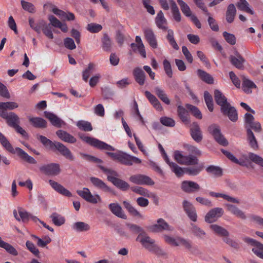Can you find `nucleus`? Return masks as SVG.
I'll use <instances>...</instances> for the list:
<instances>
[{"instance_id":"56","label":"nucleus","mask_w":263,"mask_h":263,"mask_svg":"<svg viewBox=\"0 0 263 263\" xmlns=\"http://www.w3.org/2000/svg\"><path fill=\"white\" fill-rule=\"evenodd\" d=\"M248 158L251 161L261 167H263V158L260 156L253 153L249 152L248 154Z\"/></svg>"},{"instance_id":"28","label":"nucleus","mask_w":263,"mask_h":263,"mask_svg":"<svg viewBox=\"0 0 263 263\" xmlns=\"http://www.w3.org/2000/svg\"><path fill=\"white\" fill-rule=\"evenodd\" d=\"M109 209L110 211L118 217L123 219H127V216L125 214L122 207L116 203H112L109 204Z\"/></svg>"},{"instance_id":"17","label":"nucleus","mask_w":263,"mask_h":263,"mask_svg":"<svg viewBox=\"0 0 263 263\" xmlns=\"http://www.w3.org/2000/svg\"><path fill=\"white\" fill-rule=\"evenodd\" d=\"M224 211L221 208H215L211 210L205 216V221L208 223L215 221L217 218L220 217Z\"/></svg>"},{"instance_id":"59","label":"nucleus","mask_w":263,"mask_h":263,"mask_svg":"<svg viewBox=\"0 0 263 263\" xmlns=\"http://www.w3.org/2000/svg\"><path fill=\"white\" fill-rule=\"evenodd\" d=\"M77 126L80 129L83 130L85 132H90L92 130V127L91 123L86 121H79L77 123Z\"/></svg>"},{"instance_id":"49","label":"nucleus","mask_w":263,"mask_h":263,"mask_svg":"<svg viewBox=\"0 0 263 263\" xmlns=\"http://www.w3.org/2000/svg\"><path fill=\"white\" fill-rule=\"evenodd\" d=\"M18 107V104L14 102H0V111H7L8 109L13 110Z\"/></svg>"},{"instance_id":"1","label":"nucleus","mask_w":263,"mask_h":263,"mask_svg":"<svg viewBox=\"0 0 263 263\" xmlns=\"http://www.w3.org/2000/svg\"><path fill=\"white\" fill-rule=\"evenodd\" d=\"M37 139L46 147L52 151L57 150L66 159L70 161H74V157L70 151L62 143L59 142H52L42 135H37Z\"/></svg>"},{"instance_id":"43","label":"nucleus","mask_w":263,"mask_h":263,"mask_svg":"<svg viewBox=\"0 0 263 263\" xmlns=\"http://www.w3.org/2000/svg\"><path fill=\"white\" fill-rule=\"evenodd\" d=\"M130 190L134 193L146 197H150L152 195L148 190L140 186H134L130 187Z\"/></svg>"},{"instance_id":"50","label":"nucleus","mask_w":263,"mask_h":263,"mask_svg":"<svg viewBox=\"0 0 263 263\" xmlns=\"http://www.w3.org/2000/svg\"><path fill=\"white\" fill-rule=\"evenodd\" d=\"M52 222L57 226H61L65 223V219L64 217L57 213H53L50 216Z\"/></svg>"},{"instance_id":"11","label":"nucleus","mask_w":263,"mask_h":263,"mask_svg":"<svg viewBox=\"0 0 263 263\" xmlns=\"http://www.w3.org/2000/svg\"><path fill=\"white\" fill-rule=\"evenodd\" d=\"M40 170L48 176H57L61 172L60 166L58 163H51L44 164L40 167Z\"/></svg>"},{"instance_id":"33","label":"nucleus","mask_w":263,"mask_h":263,"mask_svg":"<svg viewBox=\"0 0 263 263\" xmlns=\"http://www.w3.org/2000/svg\"><path fill=\"white\" fill-rule=\"evenodd\" d=\"M44 115L45 117L49 120L52 125L55 127L60 128L62 126V124L64 123L63 121L53 113L46 111L44 112Z\"/></svg>"},{"instance_id":"31","label":"nucleus","mask_w":263,"mask_h":263,"mask_svg":"<svg viewBox=\"0 0 263 263\" xmlns=\"http://www.w3.org/2000/svg\"><path fill=\"white\" fill-rule=\"evenodd\" d=\"M155 23L157 26L163 30H166L167 27H166L167 21L164 17L163 13L161 10L159 11L155 18Z\"/></svg>"},{"instance_id":"54","label":"nucleus","mask_w":263,"mask_h":263,"mask_svg":"<svg viewBox=\"0 0 263 263\" xmlns=\"http://www.w3.org/2000/svg\"><path fill=\"white\" fill-rule=\"evenodd\" d=\"M204 99L208 109L210 111L212 112L214 110L213 98L208 91L204 92Z\"/></svg>"},{"instance_id":"7","label":"nucleus","mask_w":263,"mask_h":263,"mask_svg":"<svg viewBox=\"0 0 263 263\" xmlns=\"http://www.w3.org/2000/svg\"><path fill=\"white\" fill-rule=\"evenodd\" d=\"M177 2L180 7L182 12L187 17H190L191 20L198 28H201V24L195 15H192V11L188 5L182 0H177Z\"/></svg>"},{"instance_id":"38","label":"nucleus","mask_w":263,"mask_h":263,"mask_svg":"<svg viewBox=\"0 0 263 263\" xmlns=\"http://www.w3.org/2000/svg\"><path fill=\"white\" fill-rule=\"evenodd\" d=\"M227 206L228 208V210L232 214L243 220L247 218L245 213L240 210L238 208H237L236 205L228 204Z\"/></svg>"},{"instance_id":"35","label":"nucleus","mask_w":263,"mask_h":263,"mask_svg":"<svg viewBox=\"0 0 263 263\" xmlns=\"http://www.w3.org/2000/svg\"><path fill=\"white\" fill-rule=\"evenodd\" d=\"M236 12V7L233 4L228 5L226 14V18L228 23L231 24L234 22Z\"/></svg>"},{"instance_id":"5","label":"nucleus","mask_w":263,"mask_h":263,"mask_svg":"<svg viewBox=\"0 0 263 263\" xmlns=\"http://www.w3.org/2000/svg\"><path fill=\"white\" fill-rule=\"evenodd\" d=\"M209 132L213 136L215 141L220 145L226 146L229 143L221 133L219 127L216 124H212L208 127Z\"/></svg>"},{"instance_id":"36","label":"nucleus","mask_w":263,"mask_h":263,"mask_svg":"<svg viewBox=\"0 0 263 263\" xmlns=\"http://www.w3.org/2000/svg\"><path fill=\"white\" fill-rule=\"evenodd\" d=\"M145 95L153 106L158 110H162V106L158 99L148 91H145Z\"/></svg>"},{"instance_id":"30","label":"nucleus","mask_w":263,"mask_h":263,"mask_svg":"<svg viewBox=\"0 0 263 263\" xmlns=\"http://www.w3.org/2000/svg\"><path fill=\"white\" fill-rule=\"evenodd\" d=\"M203 169V165L198 163L197 165L185 167V173L190 176H196L199 175Z\"/></svg>"},{"instance_id":"24","label":"nucleus","mask_w":263,"mask_h":263,"mask_svg":"<svg viewBox=\"0 0 263 263\" xmlns=\"http://www.w3.org/2000/svg\"><path fill=\"white\" fill-rule=\"evenodd\" d=\"M214 97L216 104L220 106V109L227 106V104H230L227 98L218 89L214 90Z\"/></svg>"},{"instance_id":"61","label":"nucleus","mask_w":263,"mask_h":263,"mask_svg":"<svg viewBox=\"0 0 263 263\" xmlns=\"http://www.w3.org/2000/svg\"><path fill=\"white\" fill-rule=\"evenodd\" d=\"M42 30L44 34L49 39H52L53 38V35L50 24H47L45 22L42 28Z\"/></svg>"},{"instance_id":"42","label":"nucleus","mask_w":263,"mask_h":263,"mask_svg":"<svg viewBox=\"0 0 263 263\" xmlns=\"http://www.w3.org/2000/svg\"><path fill=\"white\" fill-rule=\"evenodd\" d=\"M114 180L112 184L122 191H127L129 189H130V185L125 181L120 178L114 179Z\"/></svg>"},{"instance_id":"32","label":"nucleus","mask_w":263,"mask_h":263,"mask_svg":"<svg viewBox=\"0 0 263 263\" xmlns=\"http://www.w3.org/2000/svg\"><path fill=\"white\" fill-rule=\"evenodd\" d=\"M177 114L183 123L185 124L190 123V121L188 111L180 105L177 106Z\"/></svg>"},{"instance_id":"26","label":"nucleus","mask_w":263,"mask_h":263,"mask_svg":"<svg viewBox=\"0 0 263 263\" xmlns=\"http://www.w3.org/2000/svg\"><path fill=\"white\" fill-rule=\"evenodd\" d=\"M133 73L136 82L140 86L143 85L146 79L144 71L141 68L137 67L133 70Z\"/></svg>"},{"instance_id":"57","label":"nucleus","mask_w":263,"mask_h":263,"mask_svg":"<svg viewBox=\"0 0 263 263\" xmlns=\"http://www.w3.org/2000/svg\"><path fill=\"white\" fill-rule=\"evenodd\" d=\"M124 207L128 212L134 216L140 217V213L128 201H124L123 202Z\"/></svg>"},{"instance_id":"40","label":"nucleus","mask_w":263,"mask_h":263,"mask_svg":"<svg viewBox=\"0 0 263 263\" xmlns=\"http://www.w3.org/2000/svg\"><path fill=\"white\" fill-rule=\"evenodd\" d=\"M99 167L107 176V179L109 181L111 182L112 183V181L114 180V179H118V177L119 175L118 173L111 169L107 168L105 167L102 165H99Z\"/></svg>"},{"instance_id":"6","label":"nucleus","mask_w":263,"mask_h":263,"mask_svg":"<svg viewBox=\"0 0 263 263\" xmlns=\"http://www.w3.org/2000/svg\"><path fill=\"white\" fill-rule=\"evenodd\" d=\"M129 180L134 184L140 185L152 186L155 184V182L151 177L141 174H137L130 176Z\"/></svg>"},{"instance_id":"9","label":"nucleus","mask_w":263,"mask_h":263,"mask_svg":"<svg viewBox=\"0 0 263 263\" xmlns=\"http://www.w3.org/2000/svg\"><path fill=\"white\" fill-rule=\"evenodd\" d=\"M243 241L253 247L252 251L258 257L263 259V244L253 238L246 237Z\"/></svg>"},{"instance_id":"16","label":"nucleus","mask_w":263,"mask_h":263,"mask_svg":"<svg viewBox=\"0 0 263 263\" xmlns=\"http://www.w3.org/2000/svg\"><path fill=\"white\" fill-rule=\"evenodd\" d=\"M90 180L93 185L96 187L104 192H108L115 195V191L107 186V184L100 179L95 177H91L90 178Z\"/></svg>"},{"instance_id":"19","label":"nucleus","mask_w":263,"mask_h":263,"mask_svg":"<svg viewBox=\"0 0 263 263\" xmlns=\"http://www.w3.org/2000/svg\"><path fill=\"white\" fill-rule=\"evenodd\" d=\"M119 162L125 165L130 166L134 163H141V160L136 157L130 156L126 153H121Z\"/></svg>"},{"instance_id":"37","label":"nucleus","mask_w":263,"mask_h":263,"mask_svg":"<svg viewBox=\"0 0 263 263\" xmlns=\"http://www.w3.org/2000/svg\"><path fill=\"white\" fill-rule=\"evenodd\" d=\"M247 140L249 142L250 146L253 149L257 150L259 146L257 141L250 128L247 129Z\"/></svg>"},{"instance_id":"12","label":"nucleus","mask_w":263,"mask_h":263,"mask_svg":"<svg viewBox=\"0 0 263 263\" xmlns=\"http://www.w3.org/2000/svg\"><path fill=\"white\" fill-rule=\"evenodd\" d=\"M180 187L182 191L187 194L198 192L201 189L199 184L190 180L183 181L181 183Z\"/></svg>"},{"instance_id":"20","label":"nucleus","mask_w":263,"mask_h":263,"mask_svg":"<svg viewBox=\"0 0 263 263\" xmlns=\"http://www.w3.org/2000/svg\"><path fill=\"white\" fill-rule=\"evenodd\" d=\"M190 133L192 138L197 142H200L202 139V134L200 127L197 122H194L190 125Z\"/></svg>"},{"instance_id":"44","label":"nucleus","mask_w":263,"mask_h":263,"mask_svg":"<svg viewBox=\"0 0 263 263\" xmlns=\"http://www.w3.org/2000/svg\"><path fill=\"white\" fill-rule=\"evenodd\" d=\"M197 74L198 77L204 82L209 84L214 83L213 78L206 71L201 69H198Z\"/></svg>"},{"instance_id":"60","label":"nucleus","mask_w":263,"mask_h":263,"mask_svg":"<svg viewBox=\"0 0 263 263\" xmlns=\"http://www.w3.org/2000/svg\"><path fill=\"white\" fill-rule=\"evenodd\" d=\"M95 65L93 63H90L88 64L87 68H86L84 70H83V80L84 81L87 82L90 75L92 72V71L95 67Z\"/></svg>"},{"instance_id":"45","label":"nucleus","mask_w":263,"mask_h":263,"mask_svg":"<svg viewBox=\"0 0 263 263\" xmlns=\"http://www.w3.org/2000/svg\"><path fill=\"white\" fill-rule=\"evenodd\" d=\"M249 4L246 0H240V2L236 4V6L238 9L253 15L254 12L249 7Z\"/></svg>"},{"instance_id":"63","label":"nucleus","mask_w":263,"mask_h":263,"mask_svg":"<svg viewBox=\"0 0 263 263\" xmlns=\"http://www.w3.org/2000/svg\"><path fill=\"white\" fill-rule=\"evenodd\" d=\"M222 240L223 242H224L226 243L230 246L231 247L235 249H238L239 248V245L238 242H237L236 241L234 240L233 239H231L230 237V236H225L222 238Z\"/></svg>"},{"instance_id":"58","label":"nucleus","mask_w":263,"mask_h":263,"mask_svg":"<svg viewBox=\"0 0 263 263\" xmlns=\"http://www.w3.org/2000/svg\"><path fill=\"white\" fill-rule=\"evenodd\" d=\"M170 168L172 171L178 177L183 176L185 173V167L182 168L176 163H171Z\"/></svg>"},{"instance_id":"8","label":"nucleus","mask_w":263,"mask_h":263,"mask_svg":"<svg viewBox=\"0 0 263 263\" xmlns=\"http://www.w3.org/2000/svg\"><path fill=\"white\" fill-rule=\"evenodd\" d=\"M0 116L6 120L7 124L11 127L13 128L18 124H20L19 117L14 112L0 111Z\"/></svg>"},{"instance_id":"2","label":"nucleus","mask_w":263,"mask_h":263,"mask_svg":"<svg viewBox=\"0 0 263 263\" xmlns=\"http://www.w3.org/2000/svg\"><path fill=\"white\" fill-rule=\"evenodd\" d=\"M0 143L9 152L12 154H17V155L23 161L31 164H36V160L29 156L27 153L20 147H13L7 138L0 132Z\"/></svg>"},{"instance_id":"4","label":"nucleus","mask_w":263,"mask_h":263,"mask_svg":"<svg viewBox=\"0 0 263 263\" xmlns=\"http://www.w3.org/2000/svg\"><path fill=\"white\" fill-rule=\"evenodd\" d=\"M81 139L90 145L101 150L114 151L115 148L112 146L97 139L88 136H81Z\"/></svg>"},{"instance_id":"14","label":"nucleus","mask_w":263,"mask_h":263,"mask_svg":"<svg viewBox=\"0 0 263 263\" xmlns=\"http://www.w3.org/2000/svg\"><path fill=\"white\" fill-rule=\"evenodd\" d=\"M229 61L231 64L238 69H244L246 60L237 51H235V55H231L229 57Z\"/></svg>"},{"instance_id":"62","label":"nucleus","mask_w":263,"mask_h":263,"mask_svg":"<svg viewBox=\"0 0 263 263\" xmlns=\"http://www.w3.org/2000/svg\"><path fill=\"white\" fill-rule=\"evenodd\" d=\"M21 3L22 7L24 10L32 13L35 12V7L32 3L25 1L24 0H22L21 1Z\"/></svg>"},{"instance_id":"64","label":"nucleus","mask_w":263,"mask_h":263,"mask_svg":"<svg viewBox=\"0 0 263 263\" xmlns=\"http://www.w3.org/2000/svg\"><path fill=\"white\" fill-rule=\"evenodd\" d=\"M222 240L223 242H224L226 243L230 246L231 247L235 249H238L239 248V245L238 242H237L236 241L234 240L233 239H231L230 237V236H225L222 238Z\"/></svg>"},{"instance_id":"15","label":"nucleus","mask_w":263,"mask_h":263,"mask_svg":"<svg viewBox=\"0 0 263 263\" xmlns=\"http://www.w3.org/2000/svg\"><path fill=\"white\" fill-rule=\"evenodd\" d=\"M182 206L184 211L189 217V218L193 221L196 222L197 221V214L195 207L193 205L188 201L184 200L182 202Z\"/></svg>"},{"instance_id":"25","label":"nucleus","mask_w":263,"mask_h":263,"mask_svg":"<svg viewBox=\"0 0 263 263\" xmlns=\"http://www.w3.org/2000/svg\"><path fill=\"white\" fill-rule=\"evenodd\" d=\"M49 183L51 186L57 192L60 194L66 196L71 197L72 196L71 193L70 191L65 188L63 185L59 184L57 182L52 180H49Z\"/></svg>"},{"instance_id":"51","label":"nucleus","mask_w":263,"mask_h":263,"mask_svg":"<svg viewBox=\"0 0 263 263\" xmlns=\"http://www.w3.org/2000/svg\"><path fill=\"white\" fill-rule=\"evenodd\" d=\"M206 171L208 173L215 177H220L222 175V169L220 167L215 165L209 166L206 168Z\"/></svg>"},{"instance_id":"52","label":"nucleus","mask_w":263,"mask_h":263,"mask_svg":"<svg viewBox=\"0 0 263 263\" xmlns=\"http://www.w3.org/2000/svg\"><path fill=\"white\" fill-rule=\"evenodd\" d=\"M44 22V21L41 20L38 23H35L32 18H29V24L30 27L37 33H41Z\"/></svg>"},{"instance_id":"13","label":"nucleus","mask_w":263,"mask_h":263,"mask_svg":"<svg viewBox=\"0 0 263 263\" xmlns=\"http://www.w3.org/2000/svg\"><path fill=\"white\" fill-rule=\"evenodd\" d=\"M148 230L152 232H161L163 231H173V227L170 226L164 220L160 218L157 220V223L148 227Z\"/></svg>"},{"instance_id":"39","label":"nucleus","mask_w":263,"mask_h":263,"mask_svg":"<svg viewBox=\"0 0 263 263\" xmlns=\"http://www.w3.org/2000/svg\"><path fill=\"white\" fill-rule=\"evenodd\" d=\"M154 92L158 96V97L165 104L167 105L170 104L171 101L165 91L159 86L154 88Z\"/></svg>"},{"instance_id":"41","label":"nucleus","mask_w":263,"mask_h":263,"mask_svg":"<svg viewBox=\"0 0 263 263\" xmlns=\"http://www.w3.org/2000/svg\"><path fill=\"white\" fill-rule=\"evenodd\" d=\"M210 228L214 232L222 238L225 236H230L229 232L221 226L214 224L210 226Z\"/></svg>"},{"instance_id":"22","label":"nucleus","mask_w":263,"mask_h":263,"mask_svg":"<svg viewBox=\"0 0 263 263\" xmlns=\"http://www.w3.org/2000/svg\"><path fill=\"white\" fill-rule=\"evenodd\" d=\"M141 245L146 249L153 252L157 245L154 239H152L147 234H145L139 240Z\"/></svg>"},{"instance_id":"48","label":"nucleus","mask_w":263,"mask_h":263,"mask_svg":"<svg viewBox=\"0 0 263 263\" xmlns=\"http://www.w3.org/2000/svg\"><path fill=\"white\" fill-rule=\"evenodd\" d=\"M72 229L77 232H85L90 230V226L84 222H77L72 226Z\"/></svg>"},{"instance_id":"23","label":"nucleus","mask_w":263,"mask_h":263,"mask_svg":"<svg viewBox=\"0 0 263 263\" xmlns=\"http://www.w3.org/2000/svg\"><path fill=\"white\" fill-rule=\"evenodd\" d=\"M125 225L132 234H139L136 239L137 241H139L144 235L146 234L143 229L138 225L129 222H126Z\"/></svg>"},{"instance_id":"46","label":"nucleus","mask_w":263,"mask_h":263,"mask_svg":"<svg viewBox=\"0 0 263 263\" xmlns=\"http://www.w3.org/2000/svg\"><path fill=\"white\" fill-rule=\"evenodd\" d=\"M209 194L210 196H211L212 197H217H217H222L223 199L227 200V201L233 202V203H239V201L237 199L232 197H231L226 194L215 193L214 192H210L209 193Z\"/></svg>"},{"instance_id":"29","label":"nucleus","mask_w":263,"mask_h":263,"mask_svg":"<svg viewBox=\"0 0 263 263\" xmlns=\"http://www.w3.org/2000/svg\"><path fill=\"white\" fill-rule=\"evenodd\" d=\"M28 120L31 125L35 128L43 129L47 127V121L42 118L30 117Z\"/></svg>"},{"instance_id":"3","label":"nucleus","mask_w":263,"mask_h":263,"mask_svg":"<svg viewBox=\"0 0 263 263\" xmlns=\"http://www.w3.org/2000/svg\"><path fill=\"white\" fill-rule=\"evenodd\" d=\"M174 159L180 164L185 165H197L199 162L197 157L193 155H183L181 152H174Z\"/></svg>"},{"instance_id":"47","label":"nucleus","mask_w":263,"mask_h":263,"mask_svg":"<svg viewBox=\"0 0 263 263\" xmlns=\"http://www.w3.org/2000/svg\"><path fill=\"white\" fill-rule=\"evenodd\" d=\"M102 43V48L104 51H110L111 49L112 41L108 35L105 33L101 40Z\"/></svg>"},{"instance_id":"10","label":"nucleus","mask_w":263,"mask_h":263,"mask_svg":"<svg viewBox=\"0 0 263 263\" xmlns=\"http://www.w3.org/2000/svg\"><path fill=\"white\" fill-rule=\"evenodd\" d=\"M77 193L86 201L93 204L97 203L98 201H101V197L99 195H93L87 187H84L83 190H78Z\"/></svg>"},{"instance_id":"18","label":"nucleus","mask_w":263,"mask_h":263,"mask_svg":"<svg viewBox=\"0 0 263 263\" xmlns=\"http://www.w3.org/2000/svg\"><path fill=\"white\" fill-rule=\"evenodd\" d=\"M221 112L224 116H228L232 122H236L238 120L237 111L235 108L231 104H227V106L221 108Z\"/></svg>"},{"instance_id":"21","label":"nucleus","mask_w":263,"mask_h":263,"mask_svg":"<svg viewBox=\"0 0 263 263\" xmlns=\"http://www.w3.org/2000/svg\"><path fill=\"white\" fill-rule=\"evenodd\" d=\"M143 33L145 39L148 43L150 46L154 49L157 48L158 43L153 30L151 28H145L143 30Z\"/></svg>"},{"instance_id":"27","label":"nucleus","mask_w":263,"mask_h":263,"mask_svg":"<svg viewBox=\"0 0 263 263\" xmlns=\"http://www.w3.org/2000/svg\"><path fill=\"white\" fill-rule=\"evenodd\" d=\"M17 212L16 210L13 211V215L15 219L20 221L22 220L23 222L28 221L29 219H31V216H33L31 214L23 209L22 208H18Z\"/></svg>"},{"instance_id":"34","label":"nucleus","mask_w":263,"mask_h":263,"mask_svg":"<svg viewBox=\"0 0 263 263\" xmlns=\"http://www.w3.org/2000/svg\"><path fill=\"white\" fill-rule=\"evenodd\" d=\"M56 134L59 138H60L64 142L70 143H74L77 141L76 138L65 131L62 130H58L57 131Z\"/></svg>"},{"instance_id":"53","label":"nucleus","mask_w":263,"mask_h":263,"mask_svg":"<svg viewBox=\"0 0 263 263\" xmlns=\"http://www.w3.org/2000/svg\"><path fill=\"white\" fill-rule=\"evenodd\" d=\"M185 107L187 109L191 112L192 115H193L195 118L198 119H202V114L198 107L190 104H186Z\"/></svg>"},{"instance_id":"55","label":"nucleus","mask_w":263,"mask_h":263,"mask_svg":"<svg viewBox=\"0 0 263 263\" xmlns=\"http://www.w3.org/2000/svg\"><path fill=\"white\" fill-rule=\"evenodd\" d=\"M192 226V232L193 234L196 236L197 237L200 239H204L206 233L205 232L202 230L199 227H197L194 224H191Z\"/></svg>"}]
</instances>
